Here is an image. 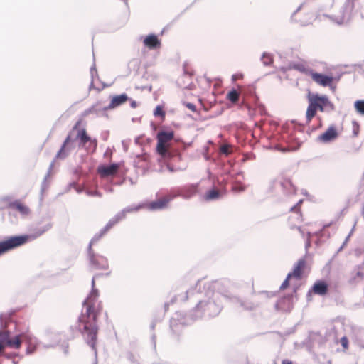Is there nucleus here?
I'll return each instance as SVG.
<instances>
[{
    "label": "nucleus",
    "instance_id": "1",
    "mask_svg": "<svg viewBox=\"0 0 364 364\" xmlns=\"http://www.w3.org/2000/svg\"><path fill=\"white\" fill-rule=\"evenodd\" d=\"M218 284V281L205 282L203 279H198L195 286L189 288L185 294L174 296L170 302L164 304L165 311H167L168 306L178 300L197 301L196 306L188 315L177 311L171 318L170 328L173 333L179 334L183 326L190 325L195 321L203 318L215 317L220 314L222 309V295L215 291Z\"/></svg>",
    "mask_w": 364,
    "mask_h": 364
},
{
    "label": "nucleus",
    "instance_id": "2",
    "mask_svg": "<svg viewBox=\"0 0 364 364\" xmlns=\"http://www.w3.org/2000/svg\"><path fill=\"white\" fill-rule=\"evenodd\" d=\"M97 276L98 274H96L92 277V291L83 301V305L85 306V312L82 313L78 318L77 322V328L81 332L86 343L93 350L95 359L97 355L96 342L98 326L97 324V314L95 311L94 306L99 296L98 290L95 288V279Z\"/></svg>",
    "mask_w": 364,
    "mask_h": 364
},
{
    "label": "nucleus",
    "instance_id": "3",
    "mask_svg": "<svg viewBox=\"0 0 364 364\" xmlns=\"http://www.w3.org/2000/svg\"><path fill=\"white\" fill-rule=\"evenodd\" d=\"M52 227L53 223L50 217H43L38 222L30 226L28 234L11 236L1 241L0 250L4 254L22 246L28 242L33 241L40 237L50 230Z\"/></svg>",
    "mask_w": 364,
    "mask_h": 364
},
{
    "label": "nucleus",
    "instance_id": "4",
    "mask_svg": "<svg viewBox=\"0 0 364 364\" xmlns=\"http://www.w3.org/2000/svg\"><path fill=\"white\" fill-rule=\"evenodd\" d=\"M296 188L289 178H281L269 183L267 193L279 201H283L296 194Z\"/></svg>",
    "mask_w": 364,
    "mask_h": 364
},
{
    "label": "nucleus",
    "instance_id": "5",
    "mask_svg": "<svg viewBox=\"0 0 364 364\" xmlns=\"http://www.w3.org/2000/svg\"><path fill=\"white\" fill-rule=\"evenodd\" d=\"M308 100L309 105L306 113V122H309L315 117L317 110L331 113L335 109L334 105L326 95H320L318 94L309 95Z\"/></svg>",
    "mask_w": 364,
    "mask_h": 364
},
{
    "label": "nucleus",
    "instance_id": "6",
    "mask_svg": "<svg viewBox=\"0 0 364 364\" xmlns=\"http://www.w3.org/2000/svg\"><path fill=\"white\" fill-rule=\"evenodd\" d=\"M360 7L358 0H346L338 15L328 16V18L337 25H346L351 20Z\"/></svg>",
    "mask_w": 364,
    "mask_h": 364
},
{
    "label": "nucleus",
    "instance_id": "7",
    "mask_svg": "<svg viewBox=\"0 0 364 364\" xmlns=\"http://www.w3.org/2000/svg\"><path fill=\"white\" fill-rule=\"evenodd\" d=\"M73 142H74V141L72 139L70 134L66 136V138L65 139L63 143L62 144V145L60 146V149L57 152L54 159L50 164V166L48 167L47 173L42 181L41 188V194H43V193L45 191V190L47 188V187L48 186L47 183V181L50 176L52 170L55 165V160L56 159L63 160V159H66L69 156L71 150L74 148Z\"/></svg>",
    "mask_w": 364,
    "mask_h": 364
},
{
    "label": "nucleus",
    "instance_id": "8",
    "mask_svg": "<svg viewBox=\"0 0 364 364\" xmlns=\"http://www.w3.org/2000/svg\"><path fill=\"white\" fill-rule=\"evenodd\" d=\"M166 161V168L171 173L184 171L187 168V163L183 159L178 149H171L167 156H161Z\"/></svg>",
    "mask_w": 364,
    "mask_h": 364
},
{
    "label": "nucleus",
    "instance_id": "9",
    "mask_svg": "<svg viewBox=\"0 0 364 364\" xmlns=\"http://www.w3.org/2000/svg\"><path fill=\"white\" fill-rule=\"evenodd\" d=\"M174 137L173 131L161 130L157 133L156 152L160 156H167L168 151L173 147L168 144Z\"/></svg>",
    "mask_w": 364,
    "mask_h": 364
},
{
    "label": "nucleus",
    "instance_id": "10",
    "mask_svg": "<svg viewBox=\"0 0 364 364\" xmlns=\"http://www.w3.org/2000/svg\"><path fill=\"white\" fill-rule=\"evenodd\" d=\"M28 335L18 334L14 337H11V333L9 331H0V341L4 346L14 349H19L21 346L22 341L27 340Z\"/></svg>",
    "mask_w": 364,
    "mask_h": 364
},
{
    "label": "nucleus",
    "instance_id": "11",
    "mask_svg": "<svg viewBox=\"0 0 364 364\" xmlns=\"http://www.w3.org/2000/svg\"><path fill=\"white\" fill-rule=\"evenodd\" d=\"M90 265L95 269L107 270L109 269V262L106 257L95 253L93 250H87Z\"/></svg>",
    "mask_w": 364,
    "mask_h": 364
},
{
    "label": "nucleus",
    "instance_id": "12",
    "mask_svg": "<svg viewBox=\"0 0 364 364\" xmlns=\"http://www.w3.org/2000/svg\"><path fill=\"white\" fill-rule=\"evenodd\" d=\"M302 201V200H299V202L291 208V210L293 212V215L289 218V225L291 230L297 229L302 237H304V232L302 230L301 226L296 225V223H300L303 220L301 213L299 209V207Z\"/></svg>",
    "mask_w": 364,
    "mask_h": 364
},
{
    "label": "nucleus",
    "instance_id": "13",
    "mask_svg": "<svg viewBox=\"0 0 364 364\" xmlns=\"http://www.w3.org/2000/svg\"><path fill=\"white\" fill-rule=\"evenodd\" d=\"M198 188V183H189L181 187H178L180 197L185 200H188L194 196Z\"/></svg>",
    "mask_w": 364,
    "mask_h": 364
},
{
    "label": "nucleus",
    "instance_id": "14",
    "mask_svg": "<svg viewBox=\"0 0 364 364\" xmlns=\"http://www.w3.org/2000/svg\"><path fill=\"white\" fill-rule=\"evenodd\" d=\"M311 76L314 82L323 87L330 86L333 82V77L323 73L311 70Z\"/></svg>",
    "mask_w": 364,
    "mask_h": 364
},
{
    "label": "nucleus",
    "instance_id": "15",
    "mask_svg": "<svg viewBox=\"0 0 364 364\" xmlns=\"http://www.w3.org/2000/svg\"><path fill=\"white\" fill-rule=\"evenodd\" d=\"M338 136V134L336 127L333 125H331L325 132L318 136V140L326 144L336 139Z\"/></svg>",
    "mask_w": 364,
    "mask_h": 364
},
{
    "label": "nucleus",
    "instance_id": "16",
    "mask_svg": "<svg viewBox=\"0 0 364 364\" xmlns=\"http://www.w3.org/2000/svg\"><path fill=\"white\" fill-rule=\"evenodd\" d=\"M292 294H288L287 296L281 298L275 304L276 309L282 311H290L292 306Z\"/></svg>",
    "mask_w": 364,
    "mask_h": 364
},
{
    "label": "nucleus",
    "instance_id": "17",
    "mask_svg": "<svg viewBox=\"0 0 364 364\" xmlns=\"http://www.w3.org/2000/svg\"><path fill=\"white\" fill-rule=\"evenodd\" d=\"M144 46L150 50H154L161 47V41L156 34L151 33L146 36L143 39Z\"/></svg>",
    "mask_w": 364,
    "mask_h": 364
},
{
    "label": "nucleus",
    "instance_id": "18",
    "mask_svg": "<svg viewBox=\"0 0 364 364\" xmlns=\"http://www.w3.org/2000/svg\"><path fill=\"white\" fill-rule=\"evenodd\" d=\"M118 168L117 164L115 163L107 166L100 165L97 168V172L100 174L101 177H107L115 174Z\"/></svg>",
    "mask_w": 364,
    "mask_h": 364
},
{
    "label": "nucleus",
    "instance_id": "19",
    "mask_svg": "<svg viewBox=\"0 0 364 364\" xmlns=\"http://www.w3.org/2000/svg\"><path fill=\"white\" fill-rule=\"evenodd\" d=\"M8 207L17 210L22 216H27L31 213L30 208L18 200L9 202Z\"/></svg>",
    "mask_w": 364,
    "mask_h": 364
},
{
    "label": "nucleus",
    "instance_id": "20",
    "mask_svg": "<svg viewBox=\"0 0 364 364\" xmlns=\"http://www.w3.org/2000/svg\"><path fill=\"white\" fill-rule=\"evenodd\" d=\"M328 290V286L327 283L323 280L316 281L311 287V290H309L308 295L311 294V291L318 295L323 296L326 294Z\"/></svg>",
    "mask_w": 364,
    "mask_h": 364
},
{
    "label": "nucleus",
    "instance_id": "21",
    "mask_svg": "<svg viewBox=\"0 0 364 364\" xmlns=\"http://www.w3.org/2000/svg\"><path fill=\"white\" fill-rule=\"evenodd\" d=\"M129 100V98L126 93L114 95L112 97L110 103L107 106V108H109V109H114L123 105Z\"/></svg>",
    "mask_w": 364,
    "mask_h": 364
},
{
    "label": "nucleus",
    "instance_id": "22",
    "mask_svg": "<svg viewBox=\"0 0 364 364\" xmlns=\"http://www.w3.org/2000/svg\"><path fill=\"white\" fill-rule=\"evenodd\" d=\"M168 206V200L164 199V198H161L157 200L151 201L150 203H146V207L148 210L154 211V210H161L165 209Z\"/></svg>",
    "mask_w": 364,
    "mask_h": 364
},
{
    "label": "nucleus",
    "instance_id": "23",
    "mask_svg": "<svg viewBox=\"0 0 364 364\" xmlns=\"http://www.w3.org/2000/svg\"><path fill=\"white\" fill-rule=\"evenodd\" d=\"M109 108H107V106L102 107L100 103H96L95 105H93L90 108L87 109L83 112V116L87 117L90 114H95L97 116L103 115L104 113L109 110Z\"/></svg>",
    "mask_w": 364,
    "mask_h": 364
},
{
    "label": "nucleus",
    "instance_id": "24",
    "mask_svg": "<svg viewBox=\"0 0 364 364\" xmlns=\"http://www.w3.org/2000/svg\"><path fill=\"white\" fill-rule=\"evenodd\" d=\"M306 264V261L304 259H299L296 264H294L293 271L288 274H291V277L300 279L302 276V271Z\"/></svg>",
    "mask_w": 364,
    "mask_h": 364
},
{
    "label": "nucleus",
    "instance_id": "25",
    "mask_svg": "<svg viewBox=\"0 0 364 364\" xmlns=\"http://www.w3.org/2000/svg\"><path fill=\"white\" fill-rule=\"evenodd\" d=\"M126 218L127 215L124 210H121L109 219V220L106 224V229H111L113 226L119 223L120 221L124 220Z\"/></svg>",
    "mask_w": 364,
    "mask_h": 364
},
{
    "label": "nucleus",
    "instance_id": "26",
    "mask_svg": "<svg viewBox=\"0 0 364 364\" xmlns=\"http://www.w3.org/2000/svg\"><path fill=\"white\" fill-rule=\"evenodd\" d=\"M110 229H106V225L102 228L99 232L96 233L93 237L91 239L89 245H88V247H87V250H92V245H94L95 243H96L97 242H98L100 238L104 235H105Z\"/></svg>",
    "mask_w": 364,
    "mask_h": 364
},
{
    "label": "nucleus",
    "instance_id": "27",
    "mask_svg": "<svg viewBox=\"0 0 364 364\" xmlns=\"http://www.w3.org/2000/svg\"><path fill=\"white\" fill-rule=\"evenodd\" d=\"M221 195V191H220L215 188H213L206 192L205 199L208 201L215 200L219 199Z\"/></svg>",
    "mask_w": 364,
    "mask_h": 364
},
{
    "label": "nucleus",
    "instance_id": "28",
    "mask_svg": "<svg viewBox=\"0 0 364 364\" xmlns=\"http://www.w3.org/2000/svg\"><path fill=\"white\" fill-rule=\"evenodd\" d=\"M146 207V203L139 204H132L123 208L126 215L129 213H134L139 211Z\"/></svg>",
    "mask_w": 364,
    "mask_h": 364
},
{
    "label": "nucleus",
    "instance_id": "29",
    "mask_svg": "<svg viewBox=\"0 0 364 364\" xmlns=\"http://www.w3.org/2000/svg\"><path fill=\"white\" fill-rule=\"evenodd\" d=\"M77 138L80 140V143L82 145H85L86 143L89 142V141H91V137L87 134L85 129H82L78 131Z\"/></svg>",
    "mask_w": 364,
    "mask_h": 364
},
{
    "label": "nucleus",
    "instance_id": "30",
    "mask_svg": "<svg viewBox=\"0 0 364 364\" xmlns=\"http://www.w3.org/2000/svg\"><path fill=\"white\" fill-rule=\"evenodd\" d=\"M240 93L235 89H232L227 95V99L233 104L239 101Z\"/></svg>",
    "mask_w": 364,
    "mask_h": 364
},
{
    "label": "nucleus",
    "instance_id": "31",
    "mask_svg": "<svg viewBox=\"0 0 364 364\" xmlns=\"http://www.w3.org/2000/svg\"><path fill=\"white\" fill-rule=\"evenodd\" d=\"M261 60L264 66H269L273 63L272 55L267 52H264L261 57Z\"/></svg>",
    "mask_w": 364,
    "mask_h": 364
},
{
    "label": "nucleus",
    "instance_id": "32",
    "mask_svg": "<svg viewBox=\"0 0 364 364\" xmlns=\"http://www.w3.org/2000/svg\"><path fill=\"white\" fill-rule=\"evenodd\" d=\"M126 358L132 363V364H140L139 363V357L137 354L134 353L132 352H127L126 353Z\"/></svg>",
    "mask_w": 364,
    "mask_h": 364
},
{
    "label": "nucleus",
    "instance_id": "33",
    "mask_svg": "<svg viewBox=\"0 0 364 364\" xmlns=\"http://www.w3.org/2000/svg\"><path fill=\"white\" fill-rule=\"evenodd\" d=\"M354 107L356 112L364 116V100H358L354 102Z\"/></svg>",
    "mask_w": 364,
    "mask_h": 364
},
{
    "label": "nucleus",
    "instance_id": "34",
    "mask_svg": "<svg viewBox=\"0 0 364 364\" xmlns=\"http://www.w3.org/2000/svg\"><path fill=\"white\" fill-rule=\"evenodd\" d=\"M178 194H179V191L177 188L176 189L171 190V191L168 194L165 196L164 198V199L168 200V204L169 202L171 201L172 200H173L175 198L180 197V195H178Z\"/></svg>",
    "mask_w": 364,
    "mask_h": 364
},
{
    "label": "nucleus",
    "instance_id": "35",
    "mask_svg": "<svg viewBox=\"0 0 364 364\" xmlns=\"http://www.w3.org/2000/svg\"><path fill=\"white\" fill-rule=\"evenodd\" d=\"M238 301L240 306L243 307L245 309L252 310L255 307V304L250 301H244L241 300H238Z\"/></svg>",
    "mask_w": 364,
    "mask_h": 364
},
{
    "label": "nucleus",
    "instance_id": "36",
    "mask_svg": "<svg viewBox=\"0 0 364 364\" xmlns=\"http://www.w3.org/2000/svg\"><path fill=\"white\" fill-rule=\"evenodd\" d=\"M154 115L155 117H164L165 112L164 111L163 107L161 105L156 106L154 111Z\"/></svg>",
    "mask_w": 364,
    "mask_h": 364
},
{
    "label": "nucleus",
    "instance_id": "37",
    "mask_svg": "<svg viewBox=\"0 0 364 364\" xmlns=\"http://www.w3.org/2000/svg\"><path fill=\"white\" fill-rule=\"evenodd\" d=\"M26 341L28 343V347L26 348V353L27 355H31V354H32L36 350V348L35 346H32L31 341L29 340L28 338Z\"/></svg>",
    "mask_w": 364,
    "mask_h": 364
},
{
    "label": "nucleus",
    "instance_id": "38",
    "mask_svg": "<svg viewBox=\"0 0 364 364\" xmlns=\"http://www.w3.org/2000/svg\"><path fill=\"white\" fill-rule=\"evenodd\" d=\"M294 68L295 70H298L303 73H306L307 72V68L302 63H296V65H295Z\"/></svg>",
    "mask_w": 364,
    "mask_h": 364
},
{
    "label": "nucleus",
    "instance_id": "39",
    "mask_svg": "<svg viewBox=\"0 0 364 364\" xmlns=\"http://www.w3.org/2000/svg\"><path fill=\"white\" fill-rule=\"evenodd\" d=\"M90 75L91 80H92V81L95 80V77H97L99 80L95 64H93V65L90 68Z\"/></svg>",
    "mask_w": 364,
    "mask_h": 364
},
{
    "label": "nucleus",
    "instance_id": "40",
    "mask_svg": "<svg viewBox=\"0 0 364 364\" xmlns=\"http://www.w3.org/2000/svg\"><path fill=\"white\" fill-rule=\"evenodd\" d=\"M295 65H296V63H289L287 66H282L281 70L285 73L288 70H294V67Z\"/></svg>",
    "mask_w": 364,
    "mask_h": 364
},
{
    "label": "nucleus",
    "instance_id": "41",
    "mask_svg": "<svg viewBox=\"0 0 364 364\" xmlns=\"http://www.w3.org/2000/svg\"><path fill=\"white\" fill-rule=\"evenodd\" d=\"M292 278L291 274H287L285 280L282 282L280 286V289H286L289 284V279Z\"/></svg>",
    "mask_w": 364,
    "mask_h": 364
},
{
    "label": "nucleus",
    "instance_id": "42",
    "mask_svg": "<svg viewBox=\"0 0 364 364\" xmlns=\"http://www.w3.org/2000/svg\"><path fill=\"white\" fill-rule=\"evenodd\" d=\"M220 154L228 156L230 154L229 146L228 145H222L220 147Z\"/></svg>",
    "mask_w": 364,
    "mask_h": 364
},
{
    "label": "nucleus",
    "instance_id": "43",
    "mask_svg": "<svg viewBox=\"0 0 364 364\" xmlns=\"http://www.w3.org/2000/svg\"><path fill=\"white\" fill-rule=\"evenodd\" d=\"M85 193L87 196H97V197L102 196V193L97 191H92V190L87 189L85 191Z\"/></svg>",
    "mask_w": 364,
    "mask_h": 364
},
{
    "label": "nucleus",
    "instance_id": "44",
    "mask_svg": "<svg viewBox=\"0 0 364 364\" xmlns=\"http://www.w3.org/2000/svg\"><path fill=\"white\" fill-rule=\"evenodd\" d=\"M183 105L189 109H191V111L193 112H196V105L193 104V103H191V102H183Z\"/></svg>",
    "mask_w": 364,
    "mask_h": 364
},
{
    "label": "nucleus",
    "instance_id": "45",
    "mask_svg": "<svg viewBox=\"0 0 364 364\" xmlns=\"http://www.w3.org/2000/svg\"><path fill=\"white\" fill-rule=\"evenodd\" d=\"M137 158L141 161H148L149 155L146 153H144L142 154L137 155Z\"/></svg>",
    "mask_w": 364,
    "mask_h": 364
},
{
    "label": "nucleus",
    "instance_id": "46",
    "mask_svg": "<svg viewBox=\"0 0 364 364\" xmlns=\"http://www.w3.org/2000/svg\"><path fill=\"white\" fill-rule=\"evenodd\" d=\"M16 356H18V354L16 353H7L4 352V357H5L7 359H13V358H14Z\"/></svg>",
    "mask_w": 364,
    "mask_h": 364
},
{
    "label": "nucleus",
    "instance_id": "47",
    "mask_svg": "<svg viewBox=\"0 0 364 364\" xmlns=\"http://www.w3.org/2000/svg\"><path fill=\"white\" fill-rule=\"evenodd\" d=\"M341 343L344 348H347L348 345V338L346 336L342 337L341 339Z\"/></svg>",
    "mask_w": 364,
    "mask_h": 364
},
{
    "label": "nucleus",
    "instance_id": "48",
    "mask_svg": "<svg viewBox=\"0 0 364 364\" xmlns=\"http://www.w3.org/2000/svg\"><path fill=\"white\" fill-rule=\"evenodd\" d=\"M89 142H90V145L92 147V151H95L97 146V140L96 139L91 138V141H89Z\"/></svg>",
    "mask_w": 364,
    "mask_h": 364
},
{
    "label": "nucleus",
    "instance_id": "49",
    "mask_svg": "<svg viewBox=\"0 0 364 364\" xmlns=\"http://www.w3.org/2000/svg\"><path fill=\"white\" fill-rule=\"evenodd\" d=\"M350 237V233L346 237L342 245L338 248L337 253L341 252L343 249V247L346 246V243L348 242V240H349Z\"/></svg>",
    "mask_w": 364,
    "mask_h": 364
},
{
    "label": "nucleus",
    "instance_id": "50",
    "mask_svg": "<svg viewBox=\"0 0 364 364\" xmlns=\"http://www.w3.org/2000/svg\"><path fill=\"white\" fill-rule=\"evenodd\" d=\"M306 234H307V238H306L305 247L307 249L311 245L310 237L311 236V233L310 232H308Z\"/></svg>",
    "mask_w": 364,
    "mask_h": 364
},
{
    "label": "nucleus",
    "instance_id": "51",
    "mask_svg": "<svg viewBox=\"0 0 364 364\" xmlns=\"http://www.w3.org/2000/svg\"><path fill=\"white\" fill-rule=\"evenodd\" d=\"M242 74L238 73V74H234L232 75V80L233 82L236 81L238 79H241L242 77Z\"/></svg>",
    "mask_w": 364,
    "mask_h": 364
},
{
    "label": "nucleus",
    "instance_id": "52",
    "mask_svg": "<svg viewBox=\"0 0 364 364\" xmlns=\"http://www.w3.org/2000/svg\"><path fill=\"white\" fill-rule=\"evenodd\" d=\"M302 7V5H300L292 14L291 16V18L292 21H296V19L294 18V16L296 14V13H298L301 9Z\"/></svg>",
    "mask_w": 364,
    "mask_h": 364
},
{
    "label": "nucleus",
    "instance_id": "53",
    "mask_svg": "<svg viewBox=\"0 0 364 364\" xmlns=\"http://www.w3.org/2000/svg\"><path fill=\"white\" fill-rule=\"evenodd\" d=\"M101 137H102V140L107 141L109 137V132L108 131L103 132L101 134Z\"/></svg>",
    "mask_w": 364,
    "mask_h": 364
},
{
    "label": "nucleus",
    "instance_id": "54",
    "mask_svg": "<svg viewBox=\"0 0 364 364\" xmlns=\"http://www.w3.org/2000/svg\"><path fill=\"white\" fill-rule=\"evenodd\" d=\"M151 344L153 346V348L155 350L156 346V335L154 333H153L151 335Z\"/></svg>",
    "mask_w": 364,
    "mask_h": 364
},
{
    "label": "nucleus",
    "instance_id": "55",
    "mask_svg": "<svg viewBox=\"0 0 364 364\" xmlns=\"http://www.w3.org/2000/svg\"><path fill=\"white\" fill-rule=\"evenodd\" d=\"M233 190L235 191H242L245 190V187L242 185L233 186Z\"/></svg>",
    "mask_w": 364,
    "mask_h": 364
},
{
    "label": "nucleus",
    "instance_id": "56",
    "mask_svg": "<svg viewBox=\"0 0 364 364\" xmlns=\"http://www.w3.org/2000/svg\"><path fill=\"white\" fill-rule=\"evenodd\" d=\"M130 101V106L132 108H136L137 107V102L135 100L132 99L129 100Z\"/></svg>",
    "mask_w": 364,
    "mask_h": 364
},
{
    "label": "nucleus",
    "instance_id": "57",
    "mask_svg": "<svg viewBox=\"0 0 364 364\" xmlns=\"http://www.w3.org/2000/svg\"><path fill=\"white\" fill-rule=\"evenodd\" d=\"M112 151L108 148L104 154L105 157H109L112 155Z\"/></svg>",
    "mask_w": 364,
    "mask_h": 364
},
{
    "label": "nucleus",
    "instance_id": "58",
    "mask_svg": "<svg viewBox=\"0 0 364 364\" xmlns=\"http://www.w3.org/2000/svg\"><path fill=\"white\" fill-rule=\"evenodd\" d=\"M4 349H5L4 346L0 341V356H4Z\"/></svg>",
    "mask_w": 364,
    "mask_h": 364
},
{
    "label": "nucleus",
    "instance_id": "59",
    "mask_svg": "<svg viewBox=\"0 0 364 364\" xmlns=\"http://www.w3.org/2000/svg\"><path fill=\"white\" fill-rule=\"evenodd\" d=\"M62 346L65 348V349H64V352H65V353H67V352H68V343L65 342V343H63V344L62 345Z\"/></svg>",
    "mask_w": 364,
    "mask_h": 364
},
{
    "label": "nucleus",
    "instance_id": "60",
    "mask_svg": "<svg viewBox=\"0 0 364 364\" xmlns=\"http://www.w3.org/2000/svg\"><path fill=\"white\" fill-rule=\"evenodd\" d=\"M323 230H321L318 232H315V235L318 236V237H321V236L323 235Z\"/></svg>",
    "mask_w": 364,
    "mask_h": 364
},
{
    "label": "nucleus",
    "instance_id": "61",
    "mask_svg": "<svg viewBox=\"0 0 364 364\" xmlns=\"http://www.w3.org/2000/svg\"><path fill=\"white\" fill-rule=\"evenodd\" d=\"M122 146H123L124 150L125 151H127V146L126 141H122Z\"/></svg>",
    "mask_w": 364,
    "mask_h": 364
},
{
    "label": "nucleus",
    "instance_id": "62",
    "mask_svg": "<svg viewBox=\"0 0 364 364\" xmlns=\"http://www.w3.org/2000/svg\"><path fill=\"white\" fill-rule=\"evenodd\" d=\"M155 326H156V322L155 321H152L151 325H150L151 330L154 331V328H155Z\"/></svg>",
    "mask_w": 364,
    "mask_h": 364
},
{
    "label": "nucleus",
    "instance_id": "63",
    "mask_svg": "<svg viewBox=\"0 0 364 364\" xmlns=\"http://www.w3.org/2000/svg\"><path fill=\"white\" fill-rule=\"evenodd\" d=\"M282 364H292V362L289 360H282Z\"/></svg>",
    "mask_w": 364,
    "mask_h": 364
},
{
    "label": "nucleus",
    "instance_id": "64",
    "mask_svg": "<svg viewBox=\"0 0 364 364\" xmlns=\"http://www.w3.org/2000/svg\"><path fill=\"white\" fill-rule=\"evenodd\" d=\"M89 89H90V90L95 89V86H94V81H92V80H91V82H90V85Z\"/></svg>",
    "mask_w": 364,
    "mask_h": 364
}]
</instances>
